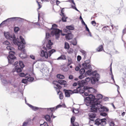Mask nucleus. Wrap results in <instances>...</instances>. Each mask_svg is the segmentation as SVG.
I'll list each match as a JSON object with an SVG mask.
<instances>
[{
    "label": "nucleus",
    "mask_w": 126,
    "mask_h": 126,
    "mask_svg": "<svg viewBox=\"0 0 126 126\" xmlns=\"http://www.w3.org/2000/svg\"><path fill=\"white\" fill-rule=\"evenodd\" d=\"M19 39L21 40V42L22 43L20 44L18 46V49L19 50H21L25 47V46L23 45V44H25L26 43L24 38L22 36H20Z\"/></svg>",
    "instance_id": "7"
},
{
    "label": "nucleus",
    "mask_w": 126,
    "mask_h": 126,
    "mask_svg": "<svg viewBox=\"0 0 126 126\" xmlns=\"http://www.w3.org/2000/svg\"><path fill=\"white\" fill-rule=\"evenodd\" d=\"M16 66L14 68L13 70H12V72H16V71L17 72V69H16Z\"/></svg>",
    "instance_id": "62"
},
{
    "label": "nucleus",
    "mask_w": 126,
    "mask_h": 126,
    "mask_svg": "<svg viewBox=\"0 0 126 126\" xmlns=\"http://www.w3.org/2000/svg\"><path fill=\"white\" fill-rule=\"evenodd\" d=\"M100 120L99 119H97L95 120V123L97 125H100Z\"/></svg>",
    "instance_id": "31"
},
{
    "label": "nucleus",
    "mask_w": 126,
    "mask_h": 126,
    "mask_svg": "<svg viewBox=\"0 0 126 126\" xmlns=\"http://www.w3.org/2000/svg\"><path fill=\"white\" fill-rule=\"evenodd\" d=\"M4 35L5 37L7 39H9L10 38L9 35L7 33H4Z\"/></svg>",
    "instance_id": "44"
},
{
    "label": "nucleus",
    "mask_w": 126,
    "mask_h": 126,
    "mask_svg": "<svg viewBox=\"0 0 126 126\" xmlns=\"http://www.w3.org/2000/svg\"><path fill=\"white\" fill-rule=\"evenodd\" d=\"M85 72V70L83 68L81 69L79 71V73L81 74H83Z\"/></svg>",
    "instance_id": "37"
},
{
    "label": "nucleus",
    "mask_w": 126,
    "mask_h": 126,
    "mask_svg": "<svg viewBox=\"0 0 126 126\" xmlns=\"http://www.w3.org/2000/svg\"><path fill=\"white\" fill-rule=\"evenodd\" d=\"M103 49V46L102 45H100L97 48L96 50L98 52L101 51Z\"/></svg>",
    "instance_id": "24"
},
{
    "label": "nucleus",
    "mask_w": 126,
    "mask_h": 126,
    "mask_svg": "<svg viewBox=\"0 0 126 126\" xmlns=\"http://www.w3.org/2000/svg\"><path fill=\"white\" fill-rule=\"evenodd\" d=\"M106 119H101L100 121V125L102 126L105 125L106 124Z\"/></svg>",
    "instance_id": "18"
},
{
    "label": "nucleus",
    "mask_w": 126,
    "mask_h": 126,
    "mask_svg": "<svg viewBox=\"0 0 126 126\" xmlns=\"http://www.w3.org/2000/svg\"><path fill=\"white\" fill-rule=\"evenodd\" d=\"M9 55L8 57L10 59H8L9 62L10 63H12L14 62V60L16 58L14 55L15 53L14 51H11L9 52Z\"/></svg>",
    "instance_id": "4"
},
{
    "label": "nucleus",
    "mask_w": 126,
    "mask_h": 126,
    "mask_svg": "<svg viewBox=\"0 0 126 126\" xmlns=\"http://www.w3.org/2000/svg\"><path fill=\"white\" fill-rule=\"evenodd\" d=\"M27 74H25L24 73H21L19 74V76L21 77H25V78H28V76H27Z\"/></svg>",
    "instance_id": "32"
},
{
    "label": "nucleus",
    "mask_w": 126,
    "mask_h": 126,
    "mask_svg": "<svg viewBox=\"0 0 126 126\" xmlns=\"http://www.w3.org/2000/svg\"><path fill=\"white\" fill-rule=\"evenodd\" d=\"M28 123L24 122L22 126H26L27 124Z\"/></svg>",
    "instance_id": "64"
},
{
    "label": "nucleus",
    "mask_w": 126,
    "mask_h": 126,
    "mask_svg": "<svg viewBox=\"0 0 126 126\" xmlns=\"http://www.w3.org/2000/svg\"><path fill=\"white\" fill-rule=\"evenodd\" d=\"M63 91L64 92L65 96L66 97H70L71 94H73L72 91L70 90L64 89Z\"/></svg>",
    "instance_id": "10"
},
{
    "label": "nucleus",
    "mask_w": 126,
    "mask_h": 126,
    "mask_svg": "<svg viewBox=\"0 0 126 126\" xmlns=\"http://www.w3.org/2000/svg\"><path fill=\"white\" fill-rule=\"evenodd\" d=\"M58 82L61 85H65L66 83V81L62 79L59 80Z\"/></svg>",
    "instance_id": "21"
},
{
    "label": "nucleus",
    "mask_w": 126,
    "mask_h": 126,
    "mask_svg": "<svg viewBox=\"0 0 126 126\" xmlns=\"http://www.w3.org/2000/svg\"><path fill=\"white\" fill-rule=\"evenodd\" d=\"M91 23L94 26H95L96 25V23L94 21H92L91 22Z\"/></svg>",
    "instance_id": "48"
},
{
    "label": "nucleus",
    "mask_w": 126,
    "mask_h": 126,
    "mask_svg": "<svg viewBox=\"0 0 126 126\" xmlns=\"http://www.w3.org/2000/svg\"><path fill=\"white\" fill-rule=\"evenodd\" d=\"M81 59V57L79 55H78V56L77 57V60L78 61H80Z\"/></svg>",
    "instance_id": "56"
},
{
    "label": "nucleus",
    "mask_w": 126,
    "mask_h": 126,
    "mask_svg": "<svg viewBox=\"0 0 126 126\" xmlns=\"http://www.w3.org/2000/svg\"><path fill=\"white\" fill-rule=\"evenodd\" d=\"M84 77V76L83 75V74H81V75H80L79 77V79H81L83 78Z\"/></svg>",
    "instance_id": "59"
},
{
    "label": "nucleus",
    "mask_w": 126,
    "mask_h": 126,
    "mask_svg": "<svg viewBox=\"0 0 126 126\" xmlns=\"http://www.w3.org/2000/svg\"><path fill=\"white\" fill-rule=\"evenodd\" d=\"M73 36L70 34H66L65 38L66 39L69 40L73 38Z\"/></svg>",
    "instance_id": "23"
},
{
    "label": "nucleus",
    "mask_w": 126,
    "mask_h": 126,
    "mask_svg": "<svg viewBox=\"0 0 126 126\" xmlns=\"http://www.w3.org/2000/svg\"><path fill=\"white\" fill-rule=\"evenodd\" d=\"M27 79V80L28 81H32L34 80V78L33 77H28Z\"/></svg>",
    "instance_id": "43"
},
{
    "label": "nucleus",
    "mask_w": 126,
    "mask_h": 126,
    "mask_svg": "<svg viewBox=\"0 0 126 126\" xmlns=\"http://www.w3.org/2000/svg\"><path fill=\"white\" fill-rule=\"evenodd\" d=\"M30 57L32 59H33V60H35V57L34 56L32 55H31L30 56Z\"/></svg>",
    "instance_id": "63"
},
{
    "label": "nucleus",
    "mask_w": 126,
    "mask_h": 126,
    "mask_svg": "<svg viewBox=\"0 0 126 126\" xmlns=\"http://www.w3.org/2000/svg\"><path fill=\"white\" fill-rule=\"evenodd\" d=\"M66 59V56L64 55H62L59 57L57 59L58 60H64Z\"/></svg>",
    "instance_id": "22"
},
{
    "label": "nucleus",
    "mask_w": 126,
    "mask_h": 126,
    "mask_svg": "<svg viewBox=\"0 0 126 126\" xmlns=\"http://www.w3.org/2000/svg\"><path fill=\"white\" fill-rule=\"evenodd\" d=\"M67 52L69 54H71L73 52V50L70 48L68 50Z\"/></svg>",
    "instance_id": "46"
},
{
    "label": "nucleus",
    "mask_w": 126,
    "mask_h": 126,
    "mask_svg": "<svg viewBox=\"0 0 126 126\" xmlns=\"http://www.w3.org/2000/svg\"><path fill=\"white\" fill-rule=\"evenodd\" d=\"M85 27L86 28V30L88 32V33L90 35V36H91V32H90L89 28L87 27V25H86L85 26Z\"/></svg>",
    "instance_id": "40"
},
{
    "label": "nucleus",
    "mask_w": 126,
    "mask_h": 126,
    "mask_svg": "<svg viewBox=\"0 0 126 126\" xmlns=\"http://www.w3.org/2000/svg\"><path fill=\"white\" fill-rule=\"evenodd\" d=\"M59 93H60L59 95V98L61 99H63V93L62 92H58Z\"/></svg>",
    "instance_id": "33"
},
{
    "label": "nucleus",
    "mask_w": 126,
    "mask_h": 126,
    "mask_svg": "<svg viewBox=\"0 0 126 126\" xmlns=\"http://www.w3.org/2000/svg\"><path fill=\"white\" fill-rule=\"evenodd\" d=\"M19 30V28L17 27H15L14 28V31L15 32H17Z\"/></svg>",
    "instance_id": "49"
},
{
    "label": "nucleus",
    "mask_w": 126,
    "mask_h": 126,
    "mask_svg": "<svg viewBox=\"0 0 126 126\" xmlns=\"http://www.w3.org/2000/svg\"><path fill=\"white\" fill-rule=\"evenodd\" d=\"M40 126H48V125L47 123L46 122H44V123L42 124H41L40 125Z\"/></svg>",
    "instance_id": "47"
},
{
    "label": "nucleus",
    "mask_w": 126,
    "mask_h": 126,
    "mask_svg": "<svg viewBox=\"0 0 126 126\" xmlns=\"http://www.w3.org/2000/svg\"><path fill=\"white\" fill-rule=\"evenodd\" d=\"M86 99L87 100L94 101L95 100V97L92 94H89L88 97H86Z\"/></svg>",
    "instance_id": "15"
},
{
    "label": "nucleus",
    "mask_w": 126,
    "mask_h": 126,
    "mask_svg": "<svg viewBox=\"0 0 126 126\" xmlns=\"http://www.w3.org/2000/svg\"><path fill=\"white\" fill-rule=\"evenodd\" d=\"M109 124L110 126H114V122L113 121H110L109 122Z\"/></svg>",
    "instance_id": "42"
},
{
    "label": "nucleus",
    "mask_w": 126,
    "mask_h": 126,
    "mask_svg": "<svg viewBox=\"0 0 126 126\" xmlns=\"http://www.w3.org/2000/svg\"><path fill=\"white\" fill-rule=\"evenodd\" d=\"M78 85L79 86L76 89H75L73 91H72L73 94L74 93H77L79 91V88H81V87H82V86H80L79 84V83H78Z\"/></svg>",
    "instance_id": "26"
},
{
    "label": "nucleus",
    "mask_w": 126,
    "mask_h": 126,
    "mask_svg": "<svg viewBox=\"0 0 126 126\" xmlns=\"http://www.w3.org/2000/svg\"><path fill=\"white\" fill-rule=\"evenodd\" d=\"M90 59L86 60L85 62V63L82 64V65L84 66V68L86 69H89L91 67V65L90 64Z\"/></svg>",
    "instance_id": "9"
},
{
    "label": "nucleus",
    "mask_w": 126,
    "mask_h": 126,
    "mask_svg": "<svg viewBox=\"0 0 126 126\" xmlns=\"http://www.w3.org/2000/svg\"><path fill=\"white\" fill-rule=\"evenodd\" d=\"M58 82L57 81H54L53 82V83L55 85H56L57 88L59 89H61L62 88V87L58 84Z\"/></svg>",
    "instance_id": "20"
},
{
    "label": "nucleus",
    "mask_w": 126,
    "mask_h": 126,
    "mask_svg": "<svg viewBox=\"0 0 126 126\" xmlns=\"http://www.w3.org/2000/svg\"><path fill=\"white\" fill-rule=\"evenodd\" d=\"M36 2L38 4L39 8H38V9H39L42 7V5L40 4V2H39L37 0H36Z\"/></svg>",
    "instance_id": "45"
},
{
    "label": "nucleus",
    "mask_w": 126,
    "mask_h": 126,
    "mask_svg": "<svg viewBox=\"0 0 126 126\" xmlns=\"http://www.w3.org/2000/svg\"><path fill=\"white\" fill-rule=\"evenodd\" d=\"M75 119L76 118L74 116H73L71 117V122L72 124L75 122Z\"/></svg>",
    "instance_id": "36"
},
{
    "label": "nucleus",
    "mask_w": 126,
    "mask_h": 126,
    "mask_svg": "<svg viewBox=\"0 0 126 126\" xmlns=\"http://www.w3.org/2000/svg\"><path fill=\"white\" fill-rule=\"evenodd\" d=\"M100 115L102 116H107V114L105 113L102 112L101 113Z\"/></svg>",
    "instance_id": "57"
},
{
    "label": "nucleus",
    "mask_w": 126,
    "mask_h": 126,
    "mask_svg": "<svg viewBox=\"0 0 126 126\" xmlns=\"http://www.w3.org/2000/svg\"><path fill=\"white\" fill-rule=\"evenodd\" d=\"M57 25L55 24H54L53 25H52V30L53 29H55V28H56L57 27Z\"/></svg>",
    "instance_id": "58"
},
{
    "label": "nucleus",
    "mask_w": 126,
    "mask_h": 126,
    "mask_svg": "<svg viewBox=\"0 0 126 126\" xmlns=\"http://www.w3.org/2000/svg\"><path fill=\"white\" fill-rule=\"evenodd\" d=\"M90 107V111H91L94 112H96L98 110V107H100L101 105L100 104V103L98 102H95Z\"/></svg>",
    "instance_id": "2"
},
{
    "label": "nucleus",
    "mask_w": 126,
    "mask_h": 126,
    "mask_svg": "<svg viewBox=\"0 0 126 126\" xmlns=\"http://www.w3.org/2000/svg\"><path fill=\"white\" fill-rule=\"evenodd\" d=\"M29 106L33 110H35L38 109V108L36 107H34L30 105Z\"/></svg>",
    "instance_id": "39"
},
{
    "label": "nucleus",
    "mask_w": 126,
    "mask_h": 126,
    "mask_svg": "<svg viewBox=\"0 0 126 126\" xmlns=\"http://www.w3.org/2000/svg\"><path fill=\"white\" fill-rule=\"evenodd\" d=\"M71 2L73 3V5H72V8L74 9H75L78 11L79 12V11L78 10L76 7V5L75 3L74 2V0H71Z\"/></svg>",
    "instance_id": "19"
},
{
    "label": "nucleus",
    "mask_w": 126,
    "mask_h": 126,
    "mask_svg": "<svg viewBox=\"0 0 126 126\" xmlns=\"http://www.w3.org/2000/svg\"><path fill=\"white\" fill-rule=\"evenodd\" d=\"M3 44H4L6 45H8L10 43L9 42L7 41H5L3 43Z\"/></svg>",
    "instance_id": "54"
},
{
    "label": "nucleus",
    "mask_w": 126,
    "mask_h": 126,
    "mask_svg": "<svg viewBox=\"0 0 126 126\" xmlns=\"http://www.w3.org/2000/svg\"><path fill=\"white\" fill-rule=\"evenodd\" d=\"M91 74V71L90 70H88L86 72V74H87L88 75H90Z\"/></svg>",
    "instance_id": "53"
},
{
    "label": "nucleus",
    "mask_w": 126,
    "mask_h": 126,
    "mask_svg": "<svg viewBox=\"0 0 126 126\" xmlns=\"http://www.w3.org/2000/svg\"><path fill=\"white\" fill-rule=\"evenodd\" d=\"M79 89V92L80 93H83L85 92V90H87V91L88 92L91 93L92 91L95 90L92 88L88 87L87 86H84L83 87V89Z\"/></svg>",
    "instance_id": "5"
},
{
    "label": "nucleus",
    "mask_w": 126,
    "mask_h": 126,
    "mask_svg": "<svg viewBox=\"0 0 126 126\" xmlns=\"http://www.w3.org/2000/svg\"><path fill=\"white\" fill-rule=\"evenodd\" d=\"M19 65L20 67L22 68H23L24 66L23 62L21 61H20L19 62Z\"/></svg>",
    "instance_id": "38"
},
{
    "label": "nucleus",
    "mask_w": 126,
    "mask_h": 126,
    "mask_svg": "<svg viewBox=\"0 0 126 126\" xmlns=\"http://www.w3.org/2000/svg\"><path fill=\"white\" fill-rule=\"evenodd\" d=\"M103 97L102 95L101 94H97L96 96V98H95V102H98L100 103V102L99 100L100 99H101Z\"/></svg>",
    "instance_id": "16"
},
{
    "label": "nucleus",
    "mask_w": 126,
    "mask_h": 126,
    "mask_svg": "<svg viewBox=\"0 0 126 126\" xmlns=\"http://www.w3.org/2000/svg\"><path fill=\"white\" fill-rule=\"evenodd\" d=\"M62 30L59 29H54L52 30L51 34L53 35H55L56 39H58L60 37V33H62Z\"/></svg>",
    "instance_id": "3"
},
{
    "label": "nucleus",
    "mask_w": 126,
    "mask_h": 126,
    "mask_svg": "<svg viewBox=\"0 0 126 126\" xmlns=\"http://www.w3.org/2000/svg\"><path fill=\"white\" fill-rule=\"evenodd\" d=\"M82 53L83 55L84 56V59L85 58L86 56V51L83 50H81L80 51Z\"/></svg>",
    "instance_id": "30"
},
{
    "label": "nucleus",
    "mask_w": 126,
    "mask_h": 126,
    "mask_svg": "<svg viewBox=\"0 0 126 126\" xmlns=\"http://www.w3.org/2000/svg\"><path fill=\"white\" fill-rule=\"evenodd\" d=\"M80 68L78 66H76L75 68V70L77 71H79V70Z\"/></svg>",
    "instance_id": "60"
},
{
    "label": "nucleus",
    "mask_w": 126,
    "mask_h": 126,
    "mask_svg": "<svg viewBox=\"0 0 126 126\" xmlns=\"http://www.w3.org/2000/svg\"><path fill=\"white\" fill-rule=\"evenodd\" d=\"M96 115V114L94 113H90L89 114L90 119L92 121H94L93 118H95Z\"/></svg>",
    "instance_id": "14"
},
{
    "label": "nucleus",
    "mask_w": 126,
    "mask_h": 126,
    "mask_svg": "<svg viewBox=\"0 0 126 126\" xmlns=\"http://www.w3.org/2000/svg\"><path fill=\"white\" fill-rule=\"evenodd\" d=\"M45 119L48 122L50 123L51 122V118L49 115H46L45 116Z\"/></svg>",
    "instance_id": "25"
},
{
    "label": "nucleus",
    "mask_w": 126,
    "mask_h": 126,
    "mask_svg": "<svg viewBox=\"0 0 126 126\" xmlns=\"http://www.w3.org/2000/svg\"><path fill=\"white\" fill-rule=\"evenodd\" d=\"M72 44L74 45H76L77 44V41L76 40H75L72 41Z\"/></svg>",
    "instance_id": "50"
},
{
    "label": "nucleus",
    "mask_w": 126,
    "mask_h": 126,
    "mask_svg": "<svg viewBox=\"0 0 126 126\" xmlns=\"http://www.w3.org/2000/svg\"><path fill=\"white\" fill-rule=\"evenodd\" d=\"M50 37V35L49 33L47 32L46 33V39Z\"/></svg>",
    "instance_id": "51"
},
{
    "label": "nucleus",
    "mask_w": 126,
    "mask_h": 126,
    "mask_svg": "<svg viewBox=\"0 0 126 126\" xmlns=\"http://www.w3.org/2000/svg\"><path fill=\"white\" fill-rule=\"evenodd\" d=\"M53 44V43L51 42V41L50 40H49L46 45L47 49H51L52 48L51 46Z\"/></svg>",
    "instance_id": "13"
},
{
    "label": "nucleus",
    "mask_w": 126,
    "mask_h": 126,
    "mask_svg": "<svg viewBox=\"0 0 126 126\" xmlns=\"http://www.w3.org/2000/svg\"><path fill=\"white\" fill-rule=\"evenodd\" d=\"M68 63H72V60L71 59L70 57H69L68 58Z\"/></svg>",
    "instance_id": "55"
},
{
    "label": "nucleus",
    "mask_w": 126,
    "mask_h": 126,
    "mask_svg": "<svg viewBox=\"0 0 126 126\" xmlns=\"http://www.w3.org/2000/svg\"><path fill=\"white\" fill-rule=\"evenodd\" d=\"M69 78L70 79H72L73 78V76L72 75H70L69 76Z\"/></svg>",
    "instance_id": "61"
},
{
    "label": "nucleus",
    "mask_w": 126,
    "mask_h": 126,
    "mask_svg": "<svg viewBox=\"0 0 126 126\" xmlns=\"http://www.w3.org/2000/svg\"><path fill=\"white\" fill-rule=\"evenodd\" d=\"M47 110V111L48 114L51 115V117L53 115V113L54 112L55 110V108H46Z\"/></svg>",
    "instance_id": "11"
},
{
    "label": "nucleus",
    "mask_w": 126,
    "mask_h": 126,
    "mask_svg": "<svg viewBox=\"0 0 126 126\" xmlns=\"http://www.w3.org/2000/svg\"><path fill=\"white\" fill-rule=\"evenodd\" d=\"M16 68L17 69V72L19 73L21 72L22 71L23 68L19 67V66L17 65L16 66Z\"/></svg>",
    "instance_id": "28"
},
{
    "label": "nucleus",
    "mask_w": 126,
    "mask_h": 126,
    "mask_svg": "<svg viewBox=\"0 0 126 126\" xmlns=\"http://www.w3.org/2000/svg\"><path fill=\"white\" fill-rule=\"evenodd\" d=\"M57 77L61 79H63L64 78V76L62 75L58 74L57 75Z\"/></svg>",
    "instance_id": "35"
},
{
    "label": "nucleus",
    "mask_w": 126,
    "mask_h": 126,
    "mask_svg": "<svg viewBox=\"0 0 126 126\" xmlns=\"http://www.w3.org/2000/svg\"><path fill=\"white\" fill-rule=\"evenodd\" d=\"M69 48V46L67 42H66L65 43L64 48L65 49H68Z\"/></svg>",
    "instance_id": "34"
},
{
    "label": "nucleus",
    "mask_w": 126,
    "mask_h": 126,
    "mask_svg": "<svg viewBox=\"0 0 126 126\" xmlns=\"http://www.w3.org/2000/svg\"><path fill=\"white\" fill-rule=\"evenodd\" d=\"M95 100H94V101L88 100L86 102V104L87 106H90V107L92 105V104L94 103L95 102Z\"/></svg>",
    "instance_id": "17"
},
{
    "label": "nucleus",
    "mask_w": 126,
    "mask_h": 126,
    "mask_svg": "<svg viewBox=\"0 0 126 126\" xmlns=\"http://www.w3.org/2000/svg\"><path fill=\"white\" fill-rule=\"evenodd\" d=\"M61 16H63L62 18V20L63 22H66V19L67 18V17H66L65 15H62L60 14Z\"/></svg>",
    "instance_id": "29"
},
{
    "label": "nucleus",
    "mask_w": 126,
    "mask_h": 126,
    "mask_svg": "<svg viewBox=\"0 0 126 126\" xmlns=\"http://www.w3.org/2000/svg\"><path fill=\"white\" fill-rule=\"evenodd\" d=\"M98 110L100 112H103L104 111H108L109 110V109L108 108L106 107H102L101 105L100 107H98Z\"/></svg>",
    "instance_id": "12"
},
{
    "label": "nucleus",
    "mask_w": 126,
    "mask_h": 126,
    "mask_svg": "<svg viewBox=\"0 0 126 126\" xmlns=\"http://www.w3.org/2000/svg\"><path fill=\"white\" fill-rule=\"evenodd\" d=\"M43 48L46 51H45L44 50H41L40 55L41 57H44L46 59L48 58V56H50L51 55L53 52H55L56 51L55 49H52L48 51V53L47 52V50L46 47H43Z\"/></svg>",
    "instance_id": "1"
},
{
    "label": "nucleus",
    "mask_w": 126,
    "mask_h": 126,
    "mask_svg": "<svg viewBox=\"0 0 126 126\" xmlns=\"http://www.w3.org/2000/svg\"><path fill=\"white\" fill-rule=\"evenodd\" d=\"M109 28V27L107 25L104 26L102 28V30L103 31H105L106 30V29H105V28Z\"/></svg>",
    "instance_id": "52"
},
{
    "label": "nucleus",
    "mask_w": 126,
    "mask_h": 126,
    "mask_svg": "<svg viewBox=\"0 0 126 126\" xmlns=\"http://www.w3.org/2000/svg\"><path fill=\"white\" fill-rule=\"evenodd\" d=\"M6 48L7 49L9 50H14L15 49L9 46H8Z\"/></svg>",
    "instance_id": "41"
},
{
    "label": "nucleus",
    "mask_w": 126,
    "mask_h": 126,
    "mask_svg": "<svg viewBox=\"0 0 126 126\" xmlns=\"http://www.w3.org/2000/svg\"><path fill=\"white\" fill-rule=\"evenodd\" d=\"M100 76L99 75L97 74H95L94 77L91 78V82L92 84H95L96 82L97 81L99 80Z\"/></svg>",
    "instance_id": "6"
},
{
    "label": "nucleus",
    "mask_w": 126,
    "mask_h": 126,
    "mask_svg": "<svg viewBox=\"0 0 126 126\" xmlns=\"http://www.w3.org/2000/svg\"><path fill=\"white\" fill-rule=\"evenodd\" d=\"M91 80V78L87 77L84 80H82L79 82V85L80 86H82L83 87L85 84H88V82H89Z\"/></svg>",
    "instance_id": "8"
},
{
    "label": "nucleus",
    "mask_w": 126,
    "mask_h": 126,
    "mask_svg": "<svg viewBox=\"0 0 126 126\" xmlns=\"http://www.w3.org/2000/svg\"><path fill=\"white\" fill-rule=\"evenodd\" d=\"M66 28L67 29L71 30H73L74 29V26L72 25L66 26Z\"/></svg>",
    "instance_id": "27"
}]
</instances>
